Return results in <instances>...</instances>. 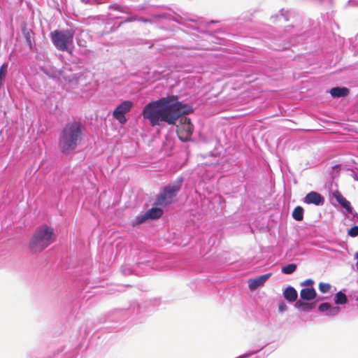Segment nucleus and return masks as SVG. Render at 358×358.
<instances>
[{"instance_id": "nucleus-1", "label": "nucleus", "mask_w": 358, "mask_h": 358, "mask_svg": "<svg viewBox=\"0 0 358 358\" xmlns=\"http://www.w3.org/2000/svg\"><path fill=\"white\" fill-rule=\"evenodd\" d=\"M145 119L149 120L152 126L162 125L163 122L175 124L177 134L182 142L191 140L194 126L190 119L186 116L188 113H142Z\"/></svg>"}, {"instance_id": "nucleus-2", "label": "nucleus", "mask_w": 358, "mask_h": 358, "mask_svg": "<svg viewBox=\"0 0 358 358\" xmlns=\"http://www.w3.org/2000/svg\"><path fill=\"white\" fill-rule=\"evenodd\" d=\"M85 127L79 120L68 122L59 136V148L65 155L73 153L85 136Z\"/></svg>"}, {"instance_id": "nucleus-3", "label": "nucleus", "mask_w": 358, "mask_h": 358, "mask_svg": "<svg viewBox=\"0 0 358 358\" xmlns=\"http://www.w3.org/2000/svg\"><path fill=\"white\" fill-rule=\"evenodd\" d=\"M193 108L178 101V96H168L148 103L142 112H193Z\"/></svg>"}, {"instance_id": "nucleus-4", "label": "nucleus", "mask_w": 358, "mask_h": 358, "mask_svg": "<svg viewBox=\"0 0 358 358\" xmlns=\"http://www.w3.org/2000/svg\"><path fill=\"white\" fill-rule=\"evenodd\" d=\"M55 240L53 228L47 224H42L35 230L29 241V248L33 252H39L52 244Z\"/></svg>"}, {"instance_id": "nucleus-5", "label": "nucleus", "mask_w": 358, "mask_h": 358, "mask_svg": "<svg viewBox=\"0 0 358 358\" xmlns=\"http://www.w3.org/2000/svg\"><path fill=\"white\" fill-rule=\"evenodd\" d=\"M183 180L182 177H178L173 182L164 186L157 196L154 204L159 206L171 204L180 190Z\"/></svg>"}, {"instance_id": "nucleus-6", "label": "nucleus", "mask_w": 358, "mask_h": 358, "mask_svg": "<svg viewBox=\"0 0 358 358\" xmlns=\"http://www.w3.org/2000/svg\"><path fill=\"white\" fill-rule=\"evenodd\" d=\"M74 31L69 29L55 30L50 33V38L55 48L60 51H68L73 43Z\"/></svg>"}, {"instance_id": "nucleus-7", "label": "nucleus", "mask_w": 358, "mask_h": 358, "mask_svg": "<svg viewBox=\"0 0 358 358\" xmlns=\"http://www.w3.org/2000/svg\"><path fill=\"white\" fill-rule=\"evenodd\" d=\"M303 202L307 204L322 206L324 203V198L318 192L312 191L306 194Z\"/></svg>"}, {"instance_id": "nucleus-8", "label": "nucleus", "mask_w": 358, "mask_h": 358, "mask_svg": "<svg viewBox=\"0 0 358 358\" xmlns=\"http://www.w3.org/2000/svg\"><path fill=\"white\" fill-rule=\"evenodd\" d=\"M318 310L321 313H326V315L334 317L341 312V308L338 306H332L329 303H322L319 305Z\"/></svg>"}, {"instance_id": "nucleus-9", "label": "nucleus", "mask_w": 358, "mask_h": 358, "mask_svg": "<svg viewBox=\"0 0 358 358\" xmlns=\"http://www.w3.org/2000/svg\"><path fill=\"white\" fill-rule=\"evenodd\" d=\"M271 273H266L257 278L250 279L248 286L251 290H255L259 287L263 286L265 282L271 277Z\"/></svg>"}, {"instance_id": "nucleus-10", "label": "nucleus", "mask_w": 358, "mask_h": 358, "mask_svg": "<svg viewBox=\"0 0 358 358\" xmlns=\"http://www.w3.org/2000/svg\"><path fill=\"white\" fill-rule=\"evenodd\" d=\"M334 196L337 201V202L341 204V206L348 213L350 214L353 213L354 209L351 206V203L349 201H348L339 192H336L334 194Z\"/></svg>"}, {"instance_id": "nucleus-11", "label": "nucleus", "mask_w": 358, "mask_h": 358, "mask_svg": "<svg viewBox=\"0 0 358 358\" xmlns=\"http://www.w3.org/2000/svg\"><path fill=\"white\" fill-rule=\"evenodd\" d=\"M317 296V292L313 287L303 288L300 292V297L303 301H310Z\"/></svg>"}, {"instance_id": "nucleus-12", "label": "nucleus", "mask_w": 358, "mask_h": 358, "mask_svg": "<svg viewBox=\"0 0 358 358\" xmlns=\"http://www.w3.org/2000/svg\"><path fill=\"white\" fill-rule=\"evenodd\" d=\"M329 93L334 98L346 97L350 94V90L345 87H336L330 90Z\"/></svg>"}, {"instance_id": "nucleus-13", "label": "nucleus", "mask_w": 358, "mask_h": 358, "mask_svg": "<svg viewBox=\"0 0 358 358\" xmlns=\"http://www.w3.org/2000/svg\"><path fill=\"white\" fill-rule=\"evenodd\" d=\"M283 296L287 301L292 303L296 301L298 293L294 287L288 286L283 291Z\"/></svg>"}, {"instance_id": "nucleus-14", "label": "nucleus", "mask_w": 358, "mask_h": 358, "mask_svg": "<svg viewBox=\"0 0 358 358\" xmlns=\"http://www.w3.org/2000/svg\"><path fill=\"white\" fill-rule=\"evenodd\" d=\"M315 306V302L308 303V302L302 301L301 300L296 301L294 304V306L296 308H297L298 310L303 311V312H308V311L313 310Z\"/></svg>"}, {"instance_id": "nucleus-15", "label": "nucleus", "mask_w": 358, "mask_h": 358, "mask_svg": "<svg viewBox=\"0 0 358 358\" xmlns=\"http://www.w3.org/2000/svg\"><path fill=\"white\" fill-rule=\"evenodd\" d=\"M22 34L24 37L26 39V42L30 50H32L34 48V43H33V36H34V32L30 29H27V27H24L22 29Z\"/></svg>"}, {"instance_id": "nucleus-16", "label": "nucleus", "mask_w": 358, "mask_h": 358, "mask_svg": "<svg viewBox=\"0 0 358 358\" xmlns=\"http://www.w3.org/2000/svg\"><path fill=\"white\" fill-rule=\"evenodd\" d=\"M148 219L156 220L161 217L163 215V210L158 207H152L147 212Z\"/></svg>"}, {"instance_id": "nucleus-17", "label": "nucleus", "mask_w": 358, "mask_h": 358, "mask_svg": "<svg viewBox=\"0 0 358 358\" xmlns=\"http://www.w3.org/2000/svg\"><path fill=\"white\" fill-rule=\"evenodd\" d=\"M345 292V289H343L335 294L334 301L336 305H345L347 303L348 298Z\"/></svg>"}, {"instance_id": "nucleus-18", "label": "nucleus", "mask_w": 358, "mask_h": 358, "mask_svg": "<svg viewBox=\"0 0 358 358\" xmlns=\"http://www.w3.org/2000/svg\"><path fill=\"white\" fill-rule=\"evenodd\" d=\"M133 107V103L131 101H124L118 105L113 112H129Z\"/></svg>"}, {"instance_id": "nucleus-19", "label": "nucleus", "mask_w": 358, "mask_h": 358, "mask_svg": "<svg viewBox=\"0 0 358 358\" xmlns=\"http://www.w3.org/2000/svg\"><path fill=\"white\" fill-rule=\"evenodd\" d=\"M304 210L301 206H296L293 212L292 217L296 221H302L303 219Z\"/></svg>"}, {"instance_id": "nucleus-20", "label": "nucleus", "mask_w": 358, "mask_h": 358, "mask_svg": "<svg viewBox=\"0 0 358 358\" xmlns=\"http://www.w3.org/2000/svg\"><path fill=\"white\" fill-rule=\"evenodd\" d=\"M297 268V266L294 263L289 264L286 266L282 267V272L285 274H292L293 273Z\"/></svg>"}, {"instance_id": "nucleus-21", "label": "nucleus", "mask_w": 358, "mask_h": 358, "mask_svg": "<svg viewBox=\"0 0 358 358\" xmlns=\"http://www.w3.org/2000/svg\"><path fill=\"white\" fill-rule=\"evenodd\" d=\"M147 220H148V217L146 213H145L144 214H140L136 217L134 220L132 221V226L135 227L138 224H143Z\"/></svg>"}, {"instance_id": "nucleus-22", "label": "nucleus", "mask_w": 358, "mask_h": 358, "mask_svg": "<svg viewBox=\"0 0 358 358\" xmlns=\"http://www.w3.org/2000/svg\"><path fill=\"white\" fill-rule=\"evenodd\" d=\"M8 64H3L0 67V88L3 85V82L7 73Z\"/></svg>"}, {"instance_id": "nucleus-23", "label": "nucleus", "mask_w": 358, "mask_h": 358, "mask_svg": "<svg viewBox=\"0 0 358 358\" xmlns=\"http://www.w3.org/2000/svg\"><path fill=\"white\" fill-rule=\"evenodd\" d=\"M331 285L329 283L320 282L319 290L320 292L325 294L330 292Z\"/></svg>"}, {"instance_id": "nucleus-24", "label": "nucleus", "mask_w": 358, "mask_h": 358, "mask_svg": "<svg viewBox=\"0 0 358 358\" xmlns=\"http://www.w3.org/2000/svg\"><path fill=\"white\" fill-rule=\"evenodd\" d=\"M114 119L117 120L121 124L127 122L125 113H113Z\"/></svg>"}, {"instance_id": "nucleus-25", "label": "nucleus", "mask_w": 358, "mask_h": 358, "mask_svg": "<svg viewBox=\"0 0 358 358\" xmlns=\"http://www.w3.org/2000/svg\"><path fill=\"white\" fill-rule=\"evenodd\" d=\"M348 236L351 237H356L358 236V226H354L348 230Z\"/></svg>"}, {"instance_id": "nucleus-26", "label": "nucleus", "mask_w": 358, "mask_h": 358, "mask_svg": "<svg viewBox=\"0 0 358 358\" xmlns=\"http://www.w3.org/2000/svg\"><path fill=\"white\" fill-rule=\"evenodd\" d=\"M313 284H314V281L312 279L309 278V279H307L305 281L301 282V286H302V287L310 286V287H313Z\"/></svg>"}, {"instance_id": "nucleus-27", "label": "nucleus", "mask_w": 358, "mask_h": 358, "mask_svg": "<svg viewBox=\"0 0 358 358\" xmlns=\"http://www.w3.org/2000/svg\"><path fill=\"white\" fill-rule=\"evenodd\" d=\"M121 271L125 275H130L132 273L131 268H129L127 266H122L121 268Z\"/></svg>"}, {"instance_id": "nucleus-28", "label": "nucleus", "mask_w": 358, "mask_h": 358, "mask_svg": "<svg viewBox=\"0 0 358 358\" xmlns=\"http://www.w3.org/2000/svg\"><path fill=\"white\" fill-rule=\"evenodd\" d=\"M287 309V306L284 302H281L280 303H279L278 310L280 312L282 313L285 311Z\"/></svg>"}, {"instance_id": "nucleus-29", "label": "nucleus", "mask_w": 358, "mask_h": 358, "mask_svg": "<svg viewBox=\"0 0 358 358\" xmlns=\"http://www.w3.org/2000/svg\"><path fill=\"white\" fill-rule=\"evenodd\" d=\"M355 259H357L356 266H357V268H358V251L355 253Z\"/></svg>"}, {"instance_id": "nucleus-30", "label": "nucleus", "mask_w": 358, "mask_h": 358, "mask_svg": "<svg viewBox=\"0 0 358 358\" xmlns=\"http://www.w3.org/2000/svg\"><path fill=\"white\" fill-rule=\"evenodd\" d=\"M323 299H324V297H320H320H318V298L317 299V301H322V300H323Z\"/></svg>"}, {"instance_id": "nucleus-31", "label": "nucleus", "mask_w": 358, "mask_h": 358, "mask_svg": "<svg viewBox=\"0 0 358 358\" xmlns=\"http://www.w3.org/2000/svg\"><path fill=\"white\" fill-rule=\"evenodd\" d=\"M143 21L145 22H148V20H143Z\"/></svg>"}, {"instance_id": "nucleus-32", "label": "nucleus", "mask_w": 358, "mask_h": 358, "mask_svg": "<svg viewBox=\"0 0 358 358\" xmlns=\"http://www.w3.org/2000/svg\"><path fill=\"white\" fill-rule=\"evenodd\" d=\"M357 269H358V268H357Z\"/></svg>"}]
</instances>
